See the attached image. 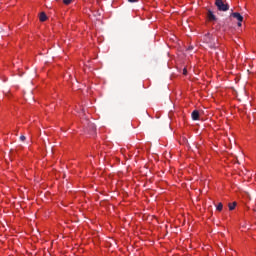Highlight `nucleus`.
I'll return each instance as SVG.
<instances>
[{"mask_svg": "<svg viewBox=\"0 0 256 256\" xmlns=\"http://www.w3.org/2000/svg\"><path fill=\"white\" fill-rule=\"evenodd\" d=\"M89 127H90V129H91L92 131H95V124L91 123V124H89Z\"/></svg>", "mask_w": 256, "mask_h": 256, "instance_id": "1a4fd4ad", "label": "nucleus"}, {"mask_svg": "<svg viewBox=\"0 0 256 256\" xmlns=\"http://www.w3.org/2000/svg\"><path fill=\"white\" fill-rule=\"evenodd\" d=\"M39 20H40L41 22L47 21V14H45V12H41V13H40V16H39Z\"/></svg>", "mask_w": 256, "mask_h": 256, "instance_id": "39448f33", "label": "nucleus"}, {"mask_svg": "<svg viewBox=\"0 0 256 256\" xmlns=\"http://www.w3.org/2000/svg\"><path fill=\"white\" fill-rule=\"evenodd\" d=\"M73 0H63L64 5H71Z\"/></svg>", "mask_w": 256, "mask_h": 256, "instance_id": "6e6552de", "label": "nucleus"}, {"mask_svg": "<svg viewBox=\"0 0 256 256\" xmlns=\"http://www.w3.org/2000/svg\"><path fill=\"white\" fill-rule=\"evenodd\" d=\"M217 211H223V203H219L216 207Z\"/></svg>", "mask_w": 256, "mask_h": 256, "instance_id": "0eeeda50", "label": "nucleus"}, {"mask_svg": "<svg viewBox=\"0 0 256 256\" xmlns=\"http://www.w3.org/2000/svg\"><path fill=\"white\" fill-rule=\"evenodd\" d=\"M27 138L25 137V135H21L20 136V141H25Z\"/></svg>", "mask_w": 256, "mask_h": 256, "instance_id": "9d476101", "label": "nucleus"}, {"mask_svg": "<svg viewBox=\"0 0 256 256\" xmlns=\"http://www.w3.org/2000/svg\"><path fill=\"white\" fill-rule=\"evenodd\" d=\"M191 117L193 121H199V112L197 110H194L191 114Z\"/></svg>", "mask_w": 256, "mask_h": 256, "instance_id": "20e7f679", "label": "nucleus"}, {"mask_svg": "<svg viewBox=\"0 0 256 256\" xmlns=\"http://www.w3.org/2000/svg\"><path fill=\"white\" fill-rule=\"evenodd\" d=\"M183 75H187V68L183 69Z\"/></svg>", "mask_w": 256, "mask_h": 256, "instance_id": "9b49d317", "label": "nucleus"}, {"mask_svg": "<svg viewBox=\"0 0 256 256\" xmlns=\"http://www.w3.org/2000/svg\"><path fill=\"white\" fill-rule=\"evenodd\" d=\"M230 17H233L234 19H237L238 21V27H241V23H243V17L239 12H232L230 14Z\"/></svg>", "mask_w": 256, "mask_h": 256, "instance_id": "f03ea898", "label": "nucleus"}, {"mask_svg": "<svg viewBox=\"0 0 256 256\" xmlns=\"http://www.w3.org/2000/svg\"><path fill=\"white\" fill-rule=\"evenodd\" d=\"M129 3H137V0H128Z\"/></svg>", "mask_w": 256, "mask_h": 256, "instance_id": "f8f14e48", "label": "nucleus"}, {"mask_svg": "<svg viewBox=\"0 0 256 256\" xmlns=\"http://www.w3.org/2000/svg\"><path fill=\"white\" fill-rule=\"evenodd\" d=\"M208 21H217V16L213 14V11L208 10L207 12Z\"/></svg>", "mask_w": 256, "mask_h": 256, "instance_id": "7ed1b4c3", "label": "nucleus"}, {"mask_svg": "<svg viewBox=\"0 0 256 256\" xmlns=\"http://www.w3.org/2000/svg\"><path fill=\"white\" fill-rule=\"evenodd\" d=\"M215 5L218 11H229V4L223 3V0H216Z\"/></svg>", "mask_w": 256, "mask_h": 256, "instance_id": "f257e3e1", "label": "nucleus"}, {"mask_svg": "<svg viewBox=\"0 0 256 256\" xmlns=\"http://www.w3.org/2000/svg\"><path fill=\"white\" fill-rule=\"evenodd\" d=\"M208 37H209V34H208L207 36H205V38H204V39H205V41H207V38H208Z\"/></svg>", "mask_w": 256, "mask_h": 256, "instance_id": "ddd939ff", "label": "nucleus"}, {"mask_svg": "<svg viewBox=\"0 0 256 256\" xmlns=\"http://www.w3.org/2000/svg\"><path fill=\"white\" fill-rule=\"evenodd\" d=\"M210 47L215 48V45L211 44Z\"/></svg>", "mask_w": 256, "mask_h": 256, "instance_id": "4468645a", "label": "nucleus"}, {"mask_svg": "<svg viewBox=\"0 0 256 256\" xmlns=\"http://www.w3.org/2000/svg\"><path fill=\"white\" fill-rule=\"evenodd\" d=\"M230 211H233V209H235V207H237V202H233L231 204L228 205Z\"/></svg>", "mask_w": 256, "mask_h": 256, "instance_id": "423d86ee", "label": "nucleus"}]
</instances>
